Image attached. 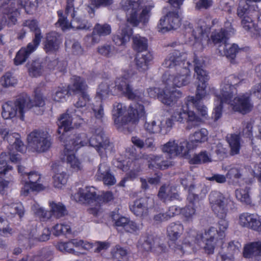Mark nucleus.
Here are the masks:
<instances>
[{
  "mask_svg": "<svg viewBox=\"0 0 261 261\" xmlns=\"http://www.w3.org/2000/svg\"><path fill=\"white\" fill-rule=\"evenodd\" d=\"M239 79L231 75L225 78L221 85L220 93L216 95L215 102L218 104L214 110L212 118L217 121L222 116V103L230 105L232 110L243 114L249 112L253 108L250 96L248 94L239 95L232 99L236 93L234 86L239 82Z\"/></svg>",
  "mask_w": 261,
  "mask_h": 261,
  "instance_id": "1",
  "label": "nucleus"
},
{
  "mask_svg": "<svg viewBox=\"0 0 261 261\" xmlns=\"http://www.w3.org/2000/svg\"><path fill=\"white\" fill-rule=\"evenodd\" d=\"M187 55L174 50L169 54L163 63L166 68H174L175 72L172 75L165 73L163 82L165 85L171 87H181L190 83L191 74L189 68L190 63L187 61Z\"/></svg>",
  "mask_w": 261,
  "mask_h": 261,
  "instance_id": "2",
  "label": "nucleus"
},
{
  "mask_svg": "<svg viewBox=\"0 0 261 261\" xmlns=\"http://www.w3.org/2000/svg\"><path fill=\"white\" fill-rule=\"evenodd\" d=\"M183 225L179 222L171 223L167 227V234L170 240L169 247L178 254L184 253H191L200 246L199 233L195 230H190L183 240L182 245L176 244V241L180 238L184 231Z\"/></svg>",
  "mask_w": 261,
  "mask_h": 261,
  "instance_id": "3",
  "label": "nucleus"
},
{
  "mask_svg": "<svg viewBox=\"0 0 261 261\" xmlns=\"http://www.w3.org/2000/svg\"><path fill=\"white\" fill-rule=\"evenodd\" d=\"M44 105V99L41 93L36 91L34 102L27 94L22 93L14 100L9 101L3 105L2 116L5 119L17 117L23 121L25 113L33 107H41Z\"/></svg>",
  "mask_w": 261,
  "mask_h": 261,
  "instance_id": "4",
  "label": "nucleus"
},
{
  "mask_svg": "<svg viewBox=\"0 0 261 261\" xmlns=\"http://www.w3.org/2000/svg\"><path fill=\"white\" fill-rule=\"evenodd\" d=\"M132 77V75L128 73L118 78L114 84H110L108 82L102 83L97 90L95 99L102 101V99L106 98L110 93L113 92L112 88H114V92L116 90L121 92L129 99L140 101L143 98V93L138 90H133L129 84Z\"/></svg>",
  "mask_w": 261,
  "mask_h": 261,
  "instance_id": "5",
  "label": "nucleus"
},
{
  "mask_svg": "<svg viewBox=\"0 0 261 261\" xmlns=\"http://www.w3.org/2000/svg\"><path fill=\"white\" fill-rule=\"evenodd\" d=\"M142 0H122L120 5L123 10L126 12L127 21L134 27L139 23L145 25L148 22L151 15V6L142 8Z\"/></svg>",
  "mask_w": 261,
  "mask_h": 261,
  "instance_id": "6",
  "label": "nucleus"
},
{
  "mask_svg": "<svg viewBox=\"0 0 261 261\" xmlns=\"http://www.w3.org/2000/svg\"><path fill=\"white\" fill-rule=\"evenodd\" d=\"M125 111L126 108L122 103L115 102L113 105L112 115L115 124L123 125L136 123L145 115L144 106L139 103L130 105L127 114L123 116Z\"/></svg>",
  "mask_w": 261,
  "mask_h": 261,
  "instance_id": "7",
  "label": "nucleus"
},
{
  "mask_svg": "<svg viewBox=\"0 0 261 261\" xmlns=\"http://www.w3.org/2000/svg\"><path fill=\"white\" fill-rule=\"evenodd\" d=\"M74 0H67L65 8V13L63 14L62 10L57 12L59 19L56 23L57 27H60L65 31L70 28L80 30H89L91 25L87 22H80L75 18L74 7Z\"/></svg>",
  "mask_w": 261,
  "mask_h": 261,
  "instance_id": "8",
  "label": "nucleus"
},
{
  "mask_svg": "<svg viewBox=\"0 0 261 261\" xmlns=\"http://www.w3.org/2000/svg\"><path fill=\"white\" fill-rule=\"evenodd\" d=\"M87 144L82 140L81 135H72L66 141L65 144L64 153L66 156V162L72 171H82L83 165L82 162L75 156L74 151Z\"/></svg>",
  "mask_w": 261,
  "mask_h": 261,
  "instance_id": "9",
  "label": "nucleus"
},
{
  "mask_svg": "<svg viewBox=\"0 0 261 261\" xmlns=\"http://www.w3.org/2000/svg\"><path fill=\"white\" fill-rule=\"evenodd\" d=\"M225 217L220 218V219L218 222V230L214 227H211L203 234L199 233L201 236L200 238V243L201 242H205L204 249L205 252L208 254L214 253L217 241L216 236H219L220 239H222L224 237L225 232L228 228V221L225 219Z\"/></svg>",
  "mask_w": 261,
  "mask_h": 261,
  "instance_id": "10",
  "label": "nucleus"
},
{
  "mask_svg": "<svg viewBox=\"0 0 261 261\" xmlns=\"http://www.w3.org/2000/svg\"><path fill=\"white\" fill-rule=\"evenodd\" d=\"M58 120V132L59 134H62L63 136H65L64 133L73 127L72 123L75 126H79L85 122L82 111L75 109V107H70L68 109L66 113L61 115Z\"/></svg>",
  "mask_w": 261,
  "mask_h": 261,
  "instance_id": "11",
  "label": "nucleus"
},
{
  "mask_svg": "<svg viewBox=\"0 0 261 261\" xmlns=\"http://www.w3.org/2000/svg\"><path fill=\"white\" fill-rule=\"evenodd\" d=\"M191 144L186 140L170 139L168 142L161 147L162 151L169 154L171 157L177 156L190 158L189 154L191 150Z\"/></svg>",
  "mask_w": 261,
  "mask_h": 261,
  "instance_id": "12",
  "label": "nucleus"
},
{
  "mask_svg": "<svg viewBox=\"0 0 261 261\" xmlns=\"http://www.w3.org/2000/svg\"><path fill=\"white\" fill-rule=\"evenodd\" d=\"M28 140L32 148L39 153L47 151L51 144L48 134L42 130L32 132L28 136Z\"/></svg>",
  "mask_w": 261,
  "mask_h": 261,
  "instance_id": "13",
  "label": "nucleus"
},
{
  "mask_svg": "<svg viewBox=\"0 0 261 261\" xmlns=\"http://www.w3.org/2000/svg\"><path fill=\"white\" fill-rule=\"evenodd\" d=\"M9 149V156L6 152H3L0 155V169L4 168L0 171V193L3 195L5 194V189L8 187L9 181L2 178L3 176L6 175L9 171H11L12 167L7 166V160L10 159L12 162L17 163L20 160V155L15 154L14 151L12 148H8Z\"/></svg>",
  "mask_w": 261,
  "mask_h": 261,
  "instance_id": "14",
  "label": "nucleus"
},
{
  "mask_svg": "<svg viewBox=\"0 0 261 261\" xmlns=\"http://www.w3.org/2000/svg\"><path fill=\"white\" fill-rule=\"evenodd\" d=\"M90 145L95 148L100 156H105L107 153L111 152L113 148L108 137L101 129L95 130V134L89 140Z\"/></svg>",
  "mask_w": 261,
  "mask_h": 261,
  "instance_id": "15",
  "label": "nucleus"
},
{
  "mask_svg": "<svg viewBox=\"0 0 261 261\" xmlns=\"http://www.w3.org/2000/svg\"><path fill=\"white\" fill-rule=\"evenodd\" d=\"M209 201L211 208L214 213L219 218L226 216L228 198L221 193L214 191L209 195Z\"/></svg>",
  "mask_w": 261,
  "mask_h": 261,
  "instance_id": "16",
  "label": "nucleus"
},
{
  "mask_svg": "<svg viewBox=\"0 0 261 261\" xmlns=\"http://www.w3.org/2000/svg\"><path fill=\"white\" fill-rule=\"evenodd\" d=\"M40 179L41 175L37 172H25L23 177L21 178V182L23 186L21 189V194L25 196L28 195L31 190H43V186L40 183Z\"/></svg>",
  "mask_w": 261,
  "mask_h": 261,
  "instance_id": "17",
  "label": "nucleus"
},
{
  "mask_svg": "<svg viewBox=\"0 0 261 261\" xmlns=\"http://www.w3.org/2000/svg\"><path fill=\"white\" fill-rule=\"evenodd\" d=\"M190 109H188L186 105V109L183 107L180 108L175 112L172 116L176 121L180 122L186 121L187 128L188 129L199 125L202 121V118L196 115L193 111L190 110Z\"/></svg>",
  "mask_w": 261,
  "mask_h": 261,
  "instance_id": "18",
  "label": "nucleus"
},
{
  "mask_svg": "<svg viewBox=\"0 0 261 261\" xmlns=\"http://www.w3.org/2000/svg\"><path fill=\"white\" fill-rule=\"evenodd\" d=\"M233 33L234 30L232 28L231 22L226 21L223 28L212 32L211 40L218 50V48H221L227 43V40L229 36Z\"/></svg>",
  "mask_w": 261,
  "mask_h": 261,
  "instance_id": "19",
  "label": "nucleus"
},
{
  "mask_svg": "<svg viewBox=\"0 0 261 261\" xmlns=\"http://www.w3.org/2000/svg\"><path fill=\"white\" fill-rule=\"evenodd\" d=\"M20 7L16 5L15 2H5L0 6V11L8 16V20L5 16H0L5 21L4 25L7 23L9 27H11L16 23V17L19 14V9Z\"/></svg>",
  "mask_w": 261,
  "mask_h": 261,
  "instance_id": "20",
  "label": "nucleus"
},
{
  "mask_svg": "<svg viewBox=\"0 0 261 261\" xmlns=\"http://www.w3.org/2000/svg\"><path fill=\"white\" fill-rule=\"evenodd\" d=\"M153 205V199L145 197L135 200L134 204L130 205V211L137 217H144L148 214V209Z\"/></svg>",
  "mask_w": 261,
  "mask_h": 261,
  "instance_id": "21",
  "label": "nucleus"
},
{
  "mask_svg": "<svg viewBox=\"0 0 261 261\" xmlns=\"http://www.w3.org/2000/svg\"><path fill=\"white\" fill-rule=\"evenodd\" d=\"M239 224L257 232H261V217L254 214L244 213L239 216Z\"/></svg>",
  "mask_w": 261,
  "mask_h": 261,
  "instance_id": "22",
  "label": "nucleus"
},
{
  "mask_svg": "<svg viewBox=\"0 0 261 261\" xmlns=\"http://www.w3.org/2000/svg\"><path fill=\"white\" fill-rule=\"evenodd\" d=\"M2 212L9 219L16 216L20 219L24 215V208L20 203H14L12 200L5 199L2 208Z\"/></svg>",
  "mask_w": 261,
  "mask_h": 261,
  "instance_id": "23",
  "label": "nucleus"
},
{
  "mask_svg": "<svg viewBox=\"0 0 261 261\" xmlns=\"http://www.w3.org/2000/svg\"><path fill=\"white\" fill-rule=\"evenodd\" d=\"M133 34L132 29L127 24H122L116 33L113 35V41L118 46H123L129 41Z\"/></svg>",
  "mask_w": 261,
  "mask_h": 261,
  "instance_id": "24",
  "label": "nucleus"
},
{
  "mask_svg": "<svg viewBox=\"0 0 261 261\" xmlns=\"http://www.w3.org/2000/svg\"><path fill=\"white\" fill-rule=\"evenodd\" d=\"M61 42L60 35L57 32H51L46 35L43 48L46 53H55L59 48Z\"/></svg>",
  "mask_w": 261,
  "mask_h": 261,
  "instance_id": "25",
  "label": "nucleus"
},
{
  "mask_svg": "<svg viewBox=\"0 0 261 261\" xmlns=\"http://www.w3.org/2000/svg\"><path fill=\"white\" fill-rule=\"evenodd\" d=\"M1 135L3 136V140L6 139L9 143L8 148L15 149L16 151L22 152L25 146L19 139V135L17 133L10 134L7 129L1 130Z\"/></svg>",
  "mask_w": 261,
  "mask_h": 261,
  "instance_id": "26",
  "label": "nucleus"
},
{
  "mask_svg": "<svg viewBox=\"0 0 261 261\" xmlns=\"http://www.w3.org/2000/svg\"><path fill=\"white\" fill-rule=\"evenodd\" d=\"M113 164L115 167L123 171L127 172L129 170V173H127V176L130 178H136L140 171V167L136 165V161L129 160L126 162L115 160Z\"/></svg>",
  "mask_w": 261,
  "mask_h": 261,
  "instance_id": "27",
  "label": "nucleus"
},
{
  "mask_svg": "<svg viewBox=\"0 0 261 261\" xmlns=\"http://www.w3.org/2000/svg\"><path fill=\"white\" fill-rule=\"evenodd\" d=\"M96 176L97 179L103 181L107 185L112 186L116 182L114 176L111 174L110 167L106 163L99 164Z\"/></svg>",
  "mask_w": 261,
  "mask_h": 261,
  "instance_id": "28",
  "label": "nucleus"
},
{
  "mask_svg": "<svg viewBox=\"0 0 261 261\" xmlns=\"http://www.w3.org/2000/svg\"><path fill=\"white\" fill-rule=\"evenodd\" d=\"M98 195L96 194V189L93 187H85L80 188L77 192L75 194L76 201L84 202H97V197Z\"/></svg>",
  "mask_w": 261,
  "mask_h": 261,
  "instance_id": "29",
  "label": "nucleus"
},
{
  "mask_svg": "<svg viewBox=\"0 0 261 261\" xmlns=\"http://www.w3.org/2000/svg\"><path fill=\"white\" fill-rule=\"evenodd\" d=\"M171 87L166 85L163 93H160L159 99L164 105L171 106L173 105L181 97V93L178 90H170Z\"/></svg>",
  "mask_w": 261,
  "mask_h": 261,
  "instance_id": "30",
  "label": "nucleus"
},
{
  "mask_svg": "<svg viewBox=\"0 0 261 261\" xmlns=\"http://www.w3.org/2000/svg\"><path fill=\"white\" fill-rule=\"evenodd\" d=\"M158 196L164 201L181 199L176 187L166 185H163L160 188Z\"/></svg>",
  "mask_w": 261,
  "mask_h": 261,
  "instance_id": "31",
  "label": "nucleus"
},
{
  "mask_svg": "<svg viewBox=\"0 0 261 261\" xmlns=\"http://www.w3.org/2000/svg\"><path fill=\"white\" fill-rule=\"evenodd\" d=\"M152 54L148 51L138 53L135 61L137 69L141 72H144L148 69V65L152 60Z\"/></svg>",
  "mask_w": 261,
  "mask_h": 261,
  "instance_id": "32",
  "label": "nucleus"
},
{
  "mask_svg": "<svg viewBox=\"0 0 261 261\" xmlns=\"http://www.w3.org/2000/svg\"><path fill=\"white\" fill-rule=\"evenodd\" d=\"M38 46V45L30 42L25 47L21 48L15 56V64L19 65L25 62L31 54L35 51Z\"/></svg>",
  "mask_w": 261,
  "mask_h": 261,
  "instance_id": "33",
  "label": "nucleus"
},
{
  "mask_svg": "<svg viewBox=\"0 0 261 261\" xmlns=\"http://www.w3.org/2000/svg\"><path fill=\"white\" fill-rule=\"evenodd\" d=\"M111 33V27L108 23H96L92 34V42L94 43L99 42L102 37L109 35Z\"/></svg>",
  "mask_w": 261,
  "mask_h": 261,
  "instance_id": "34",
  "label": "nucleus"
},
{
  "mask_svg": "<svg viewBox=\"0 0 261 261\" xmlns=\"http://www.w3.org/2000/svg\"><path fill=\"white\" fill-rule=\"evenodd\" d=\"M243 256L245 258H257L261 256V241L249 243L245 245Z\"/></svg>",
  "mask_w": 261,
  "mask_h": 261,
  "instance_id": "35",
  "label": "nucleus"
},
{
  "mask_svg": "<svg viewBox=\"0 0 261 261\" xmlns=\"http://www.w3.org/2000/svg\"><path fill=\"white\" fill-rule=\"evenodd\" d=\"M185 104L188 109L195 108L197 110L199 116L201 118L206 119L208 116L207 108L201 102L196 99L194 96H188L187 97Z\"/></svg>",
  "mask_w": 261,
  "mask_h": 261,
  "instance_id": "36",
  "label": "nucleus"
},
{
  "mask_svg": "<svg viewBox=\"0 0 261 261\" xmlns=\"http://www.w3.org/2000/svg\"><path fill=\"white\" fill-rule=\"evenodd\" d=\"M194 63V71L196 79L198 81V83H207L209 80V75L207 71L204 69L203 61L195 58Z\"/></svg>",
  "mask_w": 261,
  "mask_h": 261,
  "instance_id": "37",
  "label": "nucleus"
},
{
  "mask_svg": "<svg viewBox=\"0 0 261 261\" xmlns=\"http://www.w3.org/2000/svg\"><path fill=\"white\" fill-rule=\"evenodd\" d=\"M148 163V168L151 169H164L169 166L167 162L163 160L160 155L149 154L144 155Z\"/></svg>",
  "mask_w": 261,
  "mask_h": 261,
  "instance_id": "38",
  "label": "nucleus"
},
{
  "mask_svg": "<svg viewBox=\"0 0 261 261\" xmlns=\"http://www.w3.org/2000/svg\"><path fill=\"white\" fill-rule=\"evenodd\" d=\"M71 83L68 87L70 92L79 94L86 92L87 85L83 78L78 76H73L71 78Z\"/></svg>",
  "mask_w": 261,
  "mask_h": 261,
  "instance_id": "39",
  "label": "nucleus"
},
{
  "mask_svg": "<svg viewBox=\"0 0 261 261\" xmlns=\"http://www.w3.org/2000/svg\"><path fill=\"white\" fill-rule=\"evenodd\" d=\"M24 27H28L31 31L34 32V37L31 43L39 45L42 36L41 30L38 27V23L36 20H27L23 22Z\"/></svg>",
  "mask_w": 261,
  "mask_h": 261,
  "instance_id": "40",
  "label": "nucleus"
},
{
  "mask_svg": "<svg viewBox=\"0 0 261 261\" xmlns=\"http://www.w3.org/2000/svg\"><path fill=\"white\" fill-rule=\"evenodd\" d=\"M13 233L12 228L8 226L7 221L0 217V247L6 246V238L11 236Z\"/></svg>",
  "mask_w": 261,
  "mask_h": 261,
  "instance_id": "41",
  "label": "nucleus"
},
{
  "mask_svg": "<svg viewBox=\"0 0 261 261\" xmlns=\"http://www.w3.org/2000/svg\"><path fill=\"white\" fill-rule=\"evenodd\" d=\"M165 16L167 19L165 28L176 30L180 27L181 19L177 11H169Z\"/></svg>",
  "mask_w": 261,
  "mask_h": 261,
  "instance_id": "42",
  "label": "nucleus"
},
{
  "mask_svg": "<svg viewBox=\"0 0 261 261\" xmlns=\"http://www.w3.org/2000/svg\"><path fill=\"white\" fill-rule=\"evenodd\" d=\"M208 131L205 128H201L196 131L191 136V141L189 142L191 144V149L196 147L195 143H201L207 140Z\"/></svg>",
  "mask_w": 261,
  "mask_h": 261,
  "instance_id": "43",
  "label": "nucleus"
},
{
  "mask_svg": "<svg viewBox=\"0 0 261 261\" xmlns=\"http://www.w3.org/2000/svg\"><path fill=\"white\" fill-rule=\"evenodd\" d=\"M226 140L230 148V154L234 155L238 154L241 148L240 136L236 134L228 135Z\"/></svg>",
  "mask_w": 261,
  "mask_h": 261,
  "instance_id": "44",
  "label": "nucleus"
},
{
  "mask_svg": "<svg viewBox=\"0 0 261 261\" xmlns=\"http://www.w3.org/2000/svg\"><path fill=\"white\" fill-rule=\"evenodd\" d=\"M240 50L238 45L233 44H225L221 48H218L219 53L221 56H225L227 58L233 60Z\"/></svg>",
  "mask_w": 261,
  "mask_h": 261,
  "instance_id": "45",
  "label": "nucleus"
},
{
  "mask_svg": "<svg viewBox=\"0 0 261 261\" xmlns=\"http://www.w3.org/2000/svg\"><path fill=\"white\" fill-rule=\"evenodd\" d=\"M133 49L138 53H144L147 51L148 40L139 35H136L133 38Z\"/></svg>",
  "mask_w": 261,
  "mask_h": 261,
  "instance_id": "46",
  "label": "nucleus"
},
{
  "mask_svg": "<svg viewBox=\"0 0 261 261\" xmlns=\"http://www.w3.org/2000/svg\"><path fill=\"white\" fill-rule=\"evenodd\" d=\"M243 169L239 166H234L229 168L226 175L228 182L231 184L238 182V180L242 177Z\"/></svg>",
  "mask_w": 261,
  "mask_h": 261,
  "instance_id": "47",
  "label": "nucleus"
},
{
  "mask_svg": "<svg viewBox=\"0 0 261 261\" xmlns=\"http://www.w3.org/2000/svg\"><path fill=\"white\" fill-rule=\"evenodd\" d=\"M53 178L54 186L57 188H61L67 183L68 175L61 167H59Z\"/></svg>",
  "mask_w": 261,
  "mask_h": 261,
  "instance_id": "48",
  "label": "nucleus"
},
{
  "mask_svg": "<svg viewBox=\"0 0 261 261\" xmlns=\"http://www.w3.org/2000/svg\"><path fill=\"white\" fill-rule=\"evenodd\" d=\"M50 206L51 216L53 215L56 218H60L67 214V210L65 206L61 203L55 202H49Z\"/></svg>",
  "mask_w": 261,
  "mask_h": 261,
  "instance_id": "49",
  "label": "nucleus"
},
{
  "mask_svg": "<svg viewBox=\"0 0 261 261\" xmlns=\"http://www.w3.org/2000/svg\"><path fill=\"white\" fill-rule=\"evenodd\" d=\"M28 72L30 76L37 77L43 72V65L39 60L32 61L27 64Z\"/></svg>",
  "mask_w": 261,
  "mask_h": 261,
  "instance_id": "50",
  "label": "nucleus"
},
{
  "mask_svg": "<svg viewBox=\"0 0 261 261\" xmlns=\"http://www.w3.org/2000/svg\"><path fill=\"white\" fill-rule=\"evenodd\" d=\"M250 188L246 187L244 189H238L235 191L237 199L242 203L250 204L251 198L249 195Z\"/></svg>",
  "mask_w": 261,
  "mask_h": 261,
  "instance_id": "51",
  "label": "nucleus"
},
{
  "mask_svg": "<svg viewBox=\"0 0 261 261\" xmlns=\"http://www.w3.org/2000/svg\"><path fill=\"white\" fill-rule=\"evenodd\" d=\"M153 245V240L151 237H145L141 238L138 242V248L141 251L148 252Z\"/></svg>",
  "mask_w": 261,
  "mask_h": 261,
  "instance_id": "52",
  "label": "nucleus"
},
{
  "mask_svg": "<svg viewBox=\"0 0 261 261\" xmlns=\"http://www.w3.org/2000/svg\"><path fill=\"white\" fill-rule=\"evenodd\" d=\"M90 108L94 117L96 119L101 120L105 115L102 101L96 100L94 103H92L90 105Z\"/></svg>",
  "mask_w": 261,
  "mask_h": 261,
  "instance_id": "53",
  "label": "nucleus"
},
{
  "mask_svg": "<svg viewBox=\"0 0 261 261\" xmlns=\"http://www.w3.org/2000/svg\"><path fill=\"white\" fill-rule=\"evenodd\" d=\"M255 7L257 8L256 5L252 6H249L248 4H246L244 6L240 5L237 9V14L240 18L245 16H253V12L255 11Z\"/></svg>",
  "mask_w": 261,
  "mask_h": 261,
  "instance_id": "54",
  "label": "nucleus"
},
{
  "mask_svg": "<svg viewBox=\"0 0 261 261\" xmlns=\"http://www.w3.org/2000/svg\"><path fill=\"white\" fill-rule=\"evenodd\" d=\"M127 254V250L119 245H116L111 250V255L114 261L120 260Z\"/></svg>",
  "mask_w": 261,
  "mask_h": 261,
  "instance_id": "55",
  "label": "nucleus"
},
{
  "mask_svg": "<svg viewBox=\"0 0 261 261\" xmlns=\"http://www.w3.org/2000/svg\"><path fill=\"white\" fill-rule=\"evenodd\" d=\"M206 87V83H197L196 96L194 98L199 101L205 98L208 94Z\"/></svg>",
  "mask_w": 261,
  "mask_h": 261,
  "instance_id": "56",
  "label": "nucleus"
},
{
  "mask_svg": "<svg viewBox=\"0 0 261 261\" xmlns=\"http://www.w3.org/2000/svg\"><path fill=\"white\" fill-rule=\"evenodd\" d=\"M70 91L65 87H58L53 94V99L56 101H62Z\"/></svg>",
  "mask_w": 261,
  "mask_h": 261,
  "instance_id": "57",
  "label": "nucleus"
},
{
  "mask_svg": "<svg viewBox=\"0 0 261 261\" xmlns=\"http://www.w3.org/2000/svg\"><path fill=\"white\" fill-rule=\"evenodd\" d=\"M180 214L184 217L186 221H191L196 215L195 207L192 205H188L181 209Z\"/></svg>",
  "mask_w": 261,
  "mask_h": 261,
  "instance_id": "58",
  "label": "nucleus"
},
{
  "mask_svg": "<svg viewBox=\"0 0 261 261\" xmlns=\"http://www.w3.org/2000/svg\"><path fill=\"white\" fill-rule=\"evenodd\" d=\"M97 51L100 55L108 57H112L116 53L114 46L107 44L98 46Z\"/></svg>",
  "mask_w": 261,
  "mask_h": 261,
  "instance_id": "59",
  "label": "nucleus"
},
{
  "mask_svg": "<svg viewBox=\"0 0 261 261\" xmlns=\"http://www.w3.org/2000/svg\"><path fill=\"white\" fill-rule=\"evenodd\" d=\"M211 161L210 156L207 153L206 151H202L200 153L195 155L191 159L190 162L193 164H197L211 162Z\"/></svg>",
  "mask_w": 261,
  "mask_h": 261,
  "instance_id": "60",
  "label": "nucleus"
},
{
  "mask_svg": "<svg viewBox=\"0 0 261 261\" xmlns=\"http://www.w3.org/2000/svg\"><path fill=\"white\" fill-rule=\"evenodd\" d=\"M53 233L56 236L69 234L71 233V227L67 224H57L54 226Z\"/></svg>",
  "mask_w": 261,
  "mask_h": 261,
  "instance_id": "61",
  "label": "nucleus"
},
{
  "mask_svg": "<svg viewBox=\"0 0 261 261\" xmlns=\"http://www.w3.org/2000/svg\"><path fill=\"white\" fill-rule=\"evenodd\" d=\"M90 100V98L88 93L86 92H82L79 94L77 101L71 107H75V109H78L82 111L81 109L85 107Z\"/></svg>",
  "mask_w": 261,
  "mask_h": 261,
  "instance_id": "62",
  "label": "nucleus"
},
{
  "mask_svg": "<svg viewBox=\"0 0 261 261\" xmlns=\"http://www.w3.org/2000/svg\"><path fill=\"white\" fill-rule=\"evenodd\" d=\"M195 185L191 184L188 189L189 194L187 197V200L189 203L188 205H191L195 207V205L199 202L198 195L195 193Z\"/></svg>",
  "mask_w": 261,
  "mask_h": 261,
  "instance_id": "63",
  "label": "nucleus"
},
{
  "mask_svg": "<svg viewBox=\"0 0 261 261\" xmlns=\"http://www.w3.org/2000/svg\"><path fill=\"white\" fill-rule=\"evenodd\" d=\"M1 82L4 87H9L16 84L17 80L11 73H7L2 77Z\"/></svg>",
  "mask_w": 261,
  "mask_h": 261,
  "instance_id": "64",
  "label": "nucleus"
}]
</instances>
